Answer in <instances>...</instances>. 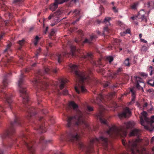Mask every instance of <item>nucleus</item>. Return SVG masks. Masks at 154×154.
<instances>
[{"instance_id": "obj_1", "label": "nucleus", "mask_w": 154, "mask_h": 154, "mask_svg": "<svg viewBox=\"0 0 154 154\" xmlns=\"http://www.w3.org/2000/svg\"><path fill=\"white\" fill-rule=\"evenodd\" d=\"M80 139V135L78 131L74 129L70 131L68 134L67 140L72 142H78L79 147L82 150H84L88 153L92 152L93 149V145L94 143L102 142L105 148L108 147V140L106 138L103 136L99 138H96L91 140L89 144L87 146H84L83 143L79 141Z\"/></svg>"}, {"instance_id": "obj_2", "label": "nucleus", "mask_w": 154, "mask_h": 154, "mask_svg": "<svg viewBox=\"0 0 154 154\" xmlns=\"http://www.w3.org/2000/svg\"><path fill=\"white\" fill-rule=\"evenodd\" d=\"M135 122L133 121H130L125 122L122 126L117 127L115 125H113L110 128L106 133L110 137H113L115 135H119L124 137L127 134V129L133 127Z\"/></svg>"}, {"instance_id": "obj_3", "label": "nucleus", "mask_w": 154, "mask_h": 154, "mask_svg": "<svg viewBox=\"0 0 154 154\" xmlns=\"http://www.w3.org/2000/svg\"><path fill=\"white\" fill-rule=\"evenodd\" d=\"M70 71L76 75L78 78L79 83L77 86L75 88L76 92L78 94L80 92V90L82 92H85L86 91L84 87L82 85V83L87 82L89 79L88 74L87 72H80L77 68H70Z\"/></svg>"}, {"instance_id": "obj_4", "label": "nucleus", "mask_w": 154, "mask_h": 154, "mask_svg": "<svg viewBox=\"0 0 154 154\" xmlns=\"http://www.w3.org/2000/svg\"><path fill=\"white\" fill-rule=\"evenodd\" d=\"M116 94L115 92H112L109 94L108 95L105 96L104 97L102 94H100L95 100H92L91 102L98 104L100 106L99 112L97 115V117L99 119L102 123L106 124L107 120L103 117V111L105 110L104 108L102 105H100L101 103H103L104 100H106V99L111 98L114 96Z\"/></svg>"}, {"instance_id": "obj_5", "label": "nucleus", "mask_w": 154, "mask_h": 154, "mask_svg": "<svg viewBox=\"0 0 154 154\" xmlns=\"http://www.w3.org/2000/svg\"><path fill=\"white\" fill-rule=\"evenodd\" d=\"M66 126L69 128L71 127L74 124L77 125H83L84 127L86 128L89 127L88 124L84 120L83 114L79 110L77 112L76 115L75 116L68 118Z\"/></svg>"}, {"instance_id": "obj_6", "label": "nucleus", "mask_w": 154, "mask_h": 154, "mask_svg": "<svg viewBox=\"0 0 154 154\" xmlns=\"http://www.w3.org/2000/svg\"><path fill=\"white\" fill-rule=\"evenodd\" d=\"M142 140V139L137 138L135 140H133L131 141L129 140L128 143H126L125 140L123 139L122 140V142L126 148L129 150L132 154H139L140 151L138 146V145L139 143L141 142Z\"/></svg>"}, {"instance_id": "obj_7", "label": "nucleus", "mask_w": 154, "mask_h": 154, "mask_svg": "<svg viewBox=\"0 0 154 154\" xmlns=\"http://www.w3.org/2000/svg\"><path fill=\"white\" fill-rule=\"evenodd\" d=\"M24 77L23 73L22 72L18 77L17 84L20 93V95L23 99V103L25 104L26 102H28L29 99L25 87L24 86Z\"/></svg>"}, {"instance_id": "obj_8", "label": "nucleus", "mask_w": 154, "mask_h": 154, "mask_svg": "<svg viewBox=\"0 0 154 154\" xmlns=\"http://www.w3.org/2000/svg\"><path fill=\"white\" fill-rule=\"evenodd\" d=\"M66 47L70 49V53L65 52L63 55L59 53L57 54L56 58L57 60L58 63H60L63 60L64 56L69 57L71 56L72 57H74L76 56L75 47L72 45L71 42L68 41Z\"/></svg>"}, {"instance_id": "obj_9", "label": "nucleus", "mask_w": 154, "mask_h": 154, "mask_svg": "<svg viewBox=\"0 0 154 154\" xmlns=\"http://www.w3.org/2000/svg\"><path fill=\"white\" fill-rule=\"evenodd\" d=\"M44 78L43 77H40L36 76L30 79L31 83L35 88L39 87H43V88L45 89L44 87H47L48 85L45 80L43 79Z\"/></svg>"}, {"instance_id": "obj_10", "label": "nucleus", "mask_w": 154, "mask_h": 154, "mask_svg": "<svg viewBox=\"0 0 154 154\" xmlns=\"http://www.w3.org/2000/svg\"><path fill=\"white\" fill-rule=\"evenodd\" d=\"M147 113L145 111H143L141 113V116L140 117V123L141 124L144 126L145 129L149 130L150 131H153L154 130V126L152 128H149L146 125H145V123L144 121L146 122L152 124L154 122V116H152L151 117L150 119H149L147 117Z\"/></svg>"}, {"instance_id": "obj_11", "label": "nucleus", "mask_w": 154, "mask_h": 154, "mask_svg": "<svg viewBox=\"0 0 154 154\" xmlns=\"http://www.w3.org/2000/svg\"><path fill=\"white\" fill-rule=\"evenodd\" d=\"M78 0H55L54 2L50 5L49 8L52 11H54L58 8L59 4L70 1V2L67 4L66 5L68 7H71L72 4L75 3Z\"/></svg>"}, {"instance_id": "obj_12", "label": "nucleus", "mask_w": 154, "mask_h": 154, "mask_svg": "<svg viewBox=\"0 0 154 154\" xmlns=\"http://www.w3.org/2000/svg\"><path fill=\"white\" fill-rule=\"evenodd\" d=\"M78 56L80 57V55H78ZM80 57L83 59L88 60L96 66H98V65H101V59H99L97 62H95L93 59V55L91 53H88L86 55L83 54L80 56Z\"/></svg>"}, {"instance_id": "obj_13", "label": "nucleus", "mask_w": 154, "mask_h": 154, "mask_svg": "<svg viewBox=\"0 0 154 154\" xmlns=\"http://www.w3.org/2000/svg\"><path fill=\"white\" fill-rule=\"evenodd\" d=\"M145 12L143 10H140L138 13V15L137 16L132 17L131 18L134 20V22L136 25L138 24V22L136 21L135 20H137L138 19H140L141 21H144L146 22L147 21V19L145 16Z\"/></svg>"}, {"instance_id": "obj_14", "label": "nucleus", "mask_w": 154, "mask_h": 154, "mask_svg": "<svg viewBox=\"0 0 154 154\" xmlns=\"http://www.w3.org/2000/svg\"><path fill=\"white\" fill-rule=\"evenodd\" d=\"M97 38V36L94 34L90 35V37L89 39L86 38L85 40L82 42H81V41L80 39H75V41L76 43L80 44L81 43L82 45H83L85 43L91 44L92 43V42L95 39Z\"/></svg>"}, {"instance_id": "obj_15", "label": "nucleus", "mask_w": 154, "mask_h": 154, "mask_svg": "<svg viewBox=\"0 0 154 154\" xmlns=\"http://www.w3.org/2000/svg\"><path fill=\"white\" fill-rule=\"evenodd\" d=\"M111 18L109 17H106L104 19L103 23L106 25V26L104 27L103 34L105 35L108 34L111 31V30L108 28L109 26L110 25L109 21L110 20Z\"/></svg>"}, {"instance_id": "obj_16", "label": "nucleus", "mask_w": 154, "mask_h": 154, "mask_svg": "<svg viewBox=\"0 0 154 154\" xmlns=\"http://www.w3.org/2000/svg\"><path fill=\"white\" fill-rule=\"evenodd\" d=\"M134 81L136 85V87L138 89H142L143 90V88L142 86H144V83L143 82V80L140 77H134Z\"/></svg>"}, {"instance_id": "obj_17", "label": "nucleus", "mask_w": 154, "mask_h": 154, "mask_svg": "<svg viewBox=\"0 0 154 154\" xmlns=\"http://www.w3.org/2000/svg\"><path fill=\"white\" fill-rule=\"evenodd\" d=\"M61 14V11L59 10L54 13L53 14H51L48 17V19L49 20H50L52 18H53L54 20V21H56V22H58L60 20V19H59V18L60 17V15Z\"/></svg>"}, {"instance_id": "obj_18", "label": "nucleus", "mask_w": 154, "mask_h": 154, "mask_svg": "<svg viewBox=\"0 0 154 154\" xmlns=\"http://www.w3.org/2000/svg\"><path fill=\"white\" fill-rule=\"evenodd\" d=\"M131 115V112L129 109L128 107H126L123 112L119 114V116L120 118L122 117L127 118L129 117Z\"/></svg>"}, {"instance_id": "obj_19", "label": "nucleus", "mask_w": 154, "mask_h": 154, "mask_svg": "<svg viewBox=\"0 0 154 154\" xmlns=\"http://www.w3.org/2000/svg\"><path fill=\"white\" fill-rule=\"evenodd\" d=\"M136 105L138 108L141 110H145L146 109L148 104L147 103L143 101L140 103L137 102Z\"/></svg>"}, {"instance_id": "obj_20", "label": "nucleus", "mask_w": 154, "mask_h": 154, "mask_svg": "<svg viewBox=\"0 0 154 154\" xmlns=\"http://www.w3.org/2000/svg\"><path fill=\"white\" fill-rule=\"evenodd\" d=\"M24 143L31 154H33V152L34 151V149L32 146L33 143V142H30L29 143H27L24 141Z\"/></svg>"}, {"instance_id": "obj_21", "label": "nucleus", "mask_w": 154, "mask_h": 154, "mask_svg": "<svg viewBox=\"0 0 154 154\" xmlns=\"http://www.w3.org/2000/svg\"><path fill=\"white\" fill-rule=\"evenodd\" d=\"M5 95L6 101L9 105V107L11 109H12V106L11 104L12 101L11 98V95L10 94L8 95L6 94H5Z\"/></svg>"}, {"instance_id": "obj_22", "label": "nucleus", "mask_w": 154, "mask_h": 154, "mask_svg": "<svg viewBox=\"0 0 154 154\" xmlns=\"http://www.w3.org/2000/svg\"><path fill=\"white\" fill-rule=\"evenodd\" d=\"M9 82V81L8 80L6 77H5L3 80V85L1 87V88L2 89L5 88L8 85Z\"/></svg>"}, {"instance_id": "obj_23", "label": "nucleus", "mask_w": 154, "mask_h": 154, "mask_svg": "<svg viewBox=\"0 0 154 154\" xmlns=\"http://www.w3.org/2000/svg\"><path fill=\"white\" fill-rule=\"evenodd\" d=\"M140 134V131L136 129H134L132 130L130 134V136H139Z\"/></svg>"}, {"instance_id": "obj_24", "label": "nucleus", "mask_w": 154, "mask_h": 154, "mask_svg": "<svg viewBox=\"0 0 154 154\" xmlns=\"http://www.w3.org/2000/svg\"><path fill=\"white\" fill-rule=\"evenodd\" d=\"M59 81L60 82V87L61 89L64 88V84L68 82L67 79L63 78H60Z\"/></svg>"}, {"instance_id": "obj_25", "label": "nucleus", "mask_w": 154, "mask_h": 154, "mask_svg": "<svg viewBox=\"0 0 154 154\" xmlns=\"http://www.w3.org/2000/svg\"><path fill=\"white\" fill-rule=\"evenodd\" d=\"M12 125H19L20 124L18 117L16 115H14V122H11Z\"/></svg>"}, {"instance_id": "obj_26", "label": "nucleus", "mask_w": 154, "mask_h": 154, "mask_svg": "<svg viewBox=\"0 0 154 154\" xmlns=\"http://www.w3.org/2000/svg\"><path fill=\"white\" fill-rule=\"evenodd\" d=\"M80 11L78 9H75L74 11H71L68 14H73L75 16H79V15Z\"/></svg>"}, {"instance_id": "obj_27", "label": "nucleus", "mask_w": 154, "mask_h": 154, "mask_svg": "<svg viewBox=\"0 0 154 154\" xmlns=\"http://www.w3.org/2000/svg\"><path fill=\"white\" fill-rule=\"evenodd\" d=\"M69 106L72 107L74 110H76L78 108V106L74 102H70L69 104Z\"/></svg>"}, {"instance_id": "obj_28", "label": "nucleus", "mask_w": 154, "mask_h": 154, "mask_svg": "<svg viewBox=\"0 0 154 154\" xmlns=\"http://www.w3.org/2000/svg\"><path fill=\"white\" fill-rule=\"evenodd\" d=\"M14 129L13 128H11L6 134V136L9 137L14 134Z\"/></svg>"}, {"instance_id": "obj_29", "label": "nucleus", "mask_w": 154, "mask_h": 154, "mask_svg": "<svg viewBox=\"0 0 154 154\" xmlns=\"http://www.w3.org/2000/svg\"><path fill=\"white\" fill-rule=\"evenodd\" d=\"M29 115L30 116H32L33 114H35V113H34L35 112V109L33 107H30L29 108V110L28 111Z\"/></svg>"}, {"instance_id": "obj_30", "label": "nucleus", "mask_w": 154, "mask_h": 154, "mask_svg": "<svg viewBox=\"0 0 154 154\" xmlns=\"http://www.w3.org/2000/svg\"><path fill=\"white\" fill-rule=\"evenodd\" d=\"M130 91L131 92L132 94V100L134 101L135 98V91L134 88L130 89Z\"/></svg>"}, {"instance_id": "obj_31", "label": "nucleus", "mask_w": 154, "mask_h": 154, "mask_svg": "<svg viewBox=\"0 0 154 154\" xmlns=\"http://www.w3.org/2000/svg\"><path fill=\"white\" fill-rule=\"evenodd\" d=\"M36 129H38L41 133H44L46 131L45 127L42 125L41 126H40L39 127V128Z\"/></svg>"}, {"instance_id": "obj_32", "label": "nucleus", "mask_w": 154, "mask_h": 154, "mask_svg": "<svg viewBox=\"0 0 154 154\" xmlns=\"http://www.w3.org/2000/svg\"><path fill=\"white\" fill-rule=\"evenodd\" d=\"M146 5L148 8L151 7L152 8H154V1H151L148 2Z\"/></svg>"}, {"instance_id": "obj_33", "label": "nucleus", "mask_w": 154, "mask_h": 154, "mask_svg": "<svg viewBox=\"0 0 154 154\" xmlns=\"http://www.w3.org/2000/svg\"><path fill=\"white\" fill-rule=\"evenodd\" d=\"M41 49L39 48L38 49H37L35 53V55L34 57L35 58L37 59L38 56L40 55V53L41 52Z\"/></svg>"}, {"instance_id": "obj_34", "label": "nucleus", "mask_w": 154, "mask_h": 154, "mask_svg": "<svg viewBox=\"0 0 154 154\" xmlns=\"http://www.w3.org/2000/svg\"><path fill=\"white\" fill-rule=\"evenodd\" d=\"M11 45L12 44L11 43H9L7 45L6 48L4 51V52L5 53L8 51H11V50L10 48Z\"/></svg>"}, {"instance_id": "obj_35", "label": "nucleus", "mask_w": 154, "mask_h": 154, "mask_svg": "<svg viewBox=\"0 0 154 154\" xmlns=\"http://www.w3.org/2000/svg\"><path fill=\"white\" fill-rule=\"evenodd\" d=\"M113 60V58L112 56H108L106 57V61H108L110 63H111Z\"/></svg>"}, {"instance_id": "obj_36", "label": "nucleus", "mask_w": 154, "mask_h": 154, "mask_svg": "<svg viewBox=\"0 0 154 154\" xmlns=\"http://www.w3.org/2000/svg\"><path fill=\"white\" fill-rule=\"evenodd\" d=\"M40 39V38H39L38 36L36 35V36L35 38V40L33 41V43L34 44V45L35 46H36L37 44H38L39 40Z\"/></svg>"}, {"instance_id": "obj_37", "label": "nucleus", "mask_w": 154, "mask_h": 154, "mask_svg": "<svg viewBox=\"0 0 154 154\" xmlns=\"http://www.w3.org/2000/svg\"><path fill=\"white\" fill-rule=\"evenodd\" d=\"M149 84L152 86H154V76L151 79L149 80L148 82Z\"/></svg>"}, {"instance_id": "obj_38", "label": "nucleus", "mask_w": 154, "mask_h": 154, "mask_svg": "<svg viewBox=\"0 0 154 154\" xmlns=\"http://www.w3.org/2000/svg\"><path fill=\"white\" fill-rule=\"evenodd\" d=\"M139 2H137L134 3L133 4L131 5V8L133 9H135L136 8Z\"/></svg>"}, {"instance_id": "obj_39", "label": "nucleus", "mask_w": 154, "mask_h": 154, "mask_svg": "<svg viewBox=\"0 0 154 154\" xmlns=\"http://www.w3.org/2000/svg\"><path fill=\"white\" fill-rule=\"evenodd\" d=\"M130 29H128L127 30L124 32H121V34L122 36L124 35L125 34L127 33H130Z\"/></svg>"}, {"instance_id": "obj_40", "label": "nucleus", "mask_w": 154, "mask_h": 154, "mask_svg": "<svg viewBox=\"0 0 154 154\" xmlns=\"http://www.w3.org/2000/svg\"><path fill=\"white\" fill-rule=\"evenodd\" d=\"M124 64L126 66H130L129 59L127 58L124 61Z\"/></svg>"}, {"instance_id": "obj_41", "label": "nucleus", "mask_w": 154, "mask_h": 154, "mask_svg": "<svg viewBox=\"0 0 154 154\" xmlns=\"http://www.w3.org/2000/svg\"><path fill=\"white\" fill-rule=\"evenodd\" d=\"M68 67H78V66L76 65L75 64H73L72 63H69L68 64Z\"/></svg>"}, {"instance_id": "obj_42", "label": "nucleus", "mask_w": 154, "mask_h": 154, "mask_svg": "<svg viewBox=\"0 0 154 154\" xmlns=\"http://www.w3.org/2000/svg\"><path fill=\"white\" fill-rule=\"evenodd\" d=\"M24 41L25 40L24 39H22L18 41L17 43L19 44L20 46H22L23 45Z\"/></svg>"}, {"instance_id": "obj_43", "label": "nucleus", "mask_w": 154, "mask_h": 154, "mask_svg": "<svg viewBox=\"0 0 154 154\" xmlns=\"http://www.w3.org/2000/svg\"><path fill=\"white\" fill-rule=\"evenodd\" d=\"M54 45V44L50 42L47 45V49L48 50V49L49 47H52L53 45Z\"/></svg>"}, {"instance_id": "obj_44", "label": "nucleus", "mask_w": 154, "mask_h": 154, "mask_svg": "<svg viewBox=\"0 0 154 154\" xmlns=\"http://www.w3.org/2000/svg\"><path fill=\"white\" fill-rule=\"evenodd\" d=\"M45 72L46 73H50V69L49 68H45Z\"/></svg>"}, {"instance_id": "obj_45", "label": "nucleus", "mask_w": 154, "mask_h": 154, "mask_svg": "<svg viewBox=\"0 0 154 154\" xmlns=\"http://www.w3.org/2000/svg\"><path fill=\"white\" fill-rule=\"evenodd\" d=\"M68 94V91L66 89L64 90L63 92V95H67Z\"/></svg>"}, {"instance_id": "obj_46", "label": "nucleus", "mask_w": 154, "mask_h": 154, "mask_svg": "<svg viewBox=\"0 0 154 154\" xmlns=\"http://www.w3.org/2000/svg\"><path fill=\"white\" fill-rule=\"evenodd\" d=\"M140 75L141 76L144 77H146L147 76V74L144 72L141 73Z\"/></svg>"}, {"instance_id": "obj_47", "label": "nucleus", "mask_w": 154, "mask_h": 154, "mask_svg": "<svg viewBox=\"0 0 154 154\" xmlns=\"http://www.w3.org/2000/svg\"><path fill=\"white\" fill-rule=\"evenodd\" d=\"M0 112H4V107L1 105L0 106Z\"/></svg>"}, {"instance_id": "obj_48", "label": "nucleus", "mask_w": 154, "mask_h": 154, "mask_svg": "<svg viewBox=\"0 0 154 154\" xmlns=\"http://www.w3.org/2000/svg\"><path fill=\"white\" fill-rule=\"evenodd\" d=\"M101 2L104 5H107L108 4V2L107 1L105 0H101Z\"/></svg>"}, {"instance_id": "obj_49", "label": "nucleus", "mask_w": 154, "mask_h": 154, "mask_svg": "<svg viewBox=\"0 0 154 154\" xmlns=\"http://www.w3.org/2000/svg\"><path fill=\"white\" fill-rule=\"evenodd\" d=\"M87 107L88 110L90 111H92L93 110V108L92 107H91L90 106H88Z\"/></svg>"}, {"instance_id": "obj_50", "label": "nucleus", "mask_w": 154, "mask_h": 154, "mask_svg": "<svg viewBox=\"0 0 154 154\" xmlns=\"http://www.w3.org/2000/svg\"><path fill=\"white\" fill-rule=\"evenodd\" d=\"M30 69H29V68H25L24 69V72L26 73L30 71Z\"/></svg>"}, {"instance_id": "obj_51", "label": "nucleus", "mask_w": 154, "mask_h": 154, "mask_svg": "<svg viewBox=\"0 0 154 154\" xmlns=\"http://www.w3.org/2000/svg\"><path fill=\"white\" fill-rule=\"evenodd\" d=\"M149 140L147 139H146L145 140V143L144 144L145 146H146L149 144Z\"/></svg>"}, {"instance_id": "obj_52", "label": "nucleus", "mask_w": 154, "mask_h": 154, "mask_svg": "<svg viewBox=\"0 0 154 154\" xmlns=\"http://www.w3.org/2000/svg\"><path fill=\"white\" fill-rule=\"evenodd\" d=\"M109 85V83L108 82H106L104 83L103 85V86L104 87H106L108 86Z\"/></svg>"}, {"instance_id": "obj_53", "label": "nucleus", "mask_w": 154, "mask_h": 154, "mask_svg": "<svg viewBox=\"0 0 154 154\" xmlns=\"http://www.w3.org/2000/svg\"><path fill=\"white\" fill-rule=\"evenodd\" d=\"M51 70L54 73H56L57 71V69L56 68H54V69Z\"/></svg>"}, {"instance_id": "obj_54", "label": "nucleus", "mask_w": 154, "mask_h": 154, "mask_svg": "<svg viewBox=\"0 0 154 154\" xmlns=\"http://www.w3.org/2000/svg\"><path fill=\"white\" fill-rule=\"evenodd\" d=\"M23 2L22 0H14V2Z\"/></svg>"}, {"instance_id": "obj_55", "label": "nucleus", "mask_w": 154, "mask_h": 154, "mask_svg": "<svg viewBox=\"0 0 154 154\" xmlns=\"http://www.w3.org/2000/svg\"><path fill=\"white\" fill-rule=\"evenodd\" d=\"M54 34H55V32L54 31V30H52L51 31V32L50 33V35L51 36H54Z\"/></svg>"}, {"instance_id": "obj_56", "label": "nucleus", "mask_w": 154, "mask_h": 154, "mask_svg": "<svg viewBox=\"0 0 154 154\" xmlns=\"http://www.w3.org/2000/svg\"><path fill=\"white\" fill-rule=\"evenodd\" d=\"M140 41L142 42H143L144 43H147V42L144 39H140Z\"/></svg>"}, {"instance_id": "obj_57", "label": "nucleus", "mask_w": 154, "mask_h": 154, "mask_svg": "<svg viewBox=\"0 0 154 154\" xmlns=\"http://www.w3.org/2000/svg\"><path fill=\"white\" fill-rule=\"evenodd\" d=\"M4 35V34H0V41L3 38V37Z\"/></svg>"}, {"instance_id": "obj_58", "label": "nucleus", "mask_w": 154, "mask_h": 154, "mask_svg": "<svg viewBox=\"0 0 154 154\" xmlns=\"http://www.w3.org/2000/svg\"><path fill=\"white\" fill-rule=\"evenodd\" d=\"M78 33H79L81 35H82V31L81 30H79L78 31Z\"/></svg>"}, {"instance_id": "obj_59", "label": "nucleus", "mask_w": 154, "mask_h": 154, "mask_svg": "<svg viewBox=\"0 0 154 154\" xmlns=\"http://www.w3.org/2000/svg\"><path fill=\"white\" fill-rule=\"evenodd\" d=\"M154 141V137H152L151 140V143H152Z\"/></svg>"}, {"instance_id": "obj_60", "label": "nucleus", "mask_w": 154, "mask_h": 154, "mask_svg": "<svg viewBox=\"0 0 154 154\" xmlns=\"http://www.w3.org/2000/svg\"><path fill=\"white\" fill-rule=\"evenodd\" d=\"M57 22H56V21H54V23H52L51 24V26H54V25H55V24H57Z\"/></svg>"}, {"instance_id": "obj_61", "label": "nucleus", "mask_w": 154, "mask_h": 154, "mask_svg": "<svg viewBox=\"0 0 154 154\" xmlns=\"http://www.w3.org/2000/svg\"><path fill=\"white\" fill-rule=\"evenodd\" d=\"M112 9L114 11H115V12H117V11L116 9V7H113Z\"/></svg>"}, {"instance_id": "obj_62", "label": "nucleus", "mask_w": 154, "mask_h": 154, "mask_svg": "<svg viewBox=\"0 0 154 154\" xmlns=\"http://www.w3.org/2000/svg\"><path fill=\"white\" fill-rule=\"evenodd\" d=\"M100 10L102 11L103 10V8L102 6H100Z\"/></svg>"}, {"instance_id": "obj_63", "label": "nucleus", "mask_w": 154, "mask_h": 154, "mask_svg": "<svg viewBox=\"0 0 154 154\" xmlns=\"http://www.w3.org/2000/svg\"><path fill=\"white\" fill-rule=\"evenodd\" d=\"M4 23H5V25L7 26V25L8 23V20H7L5 21L4 22Z\"/></svg>"}, {"instance_id": "obj_64", "label": "nucleus", "mask_w": 154, "mask_h": 154, "mask_svg": "<svg viewBox=\"0 0 154 154\" xmlns=\"http://www.w3.org/2000/svg\"><path fill=\"white\" fill-rule=\"evenodd\" d=\"M111 107H114L115 108L117 107V106L116 103H114L113 105L111 106Z\"/></svg>"}]
</instances>
